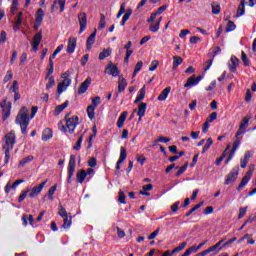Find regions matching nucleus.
<instances>
[{
    "label": "nucleus",
    "instance_id": "obj_1",
    "mask_svg": "<svg viewBox=\"0 0 256 256\" xmlns=\"http://www.w3.org/2000/svg\"><path fill=\"white\" fill-rule=\"evenodd\" d=\"M37 106L32 107V114L29 118V109L27 107H22L16 117L17 125H20L23 135H27V127H29V121L37 115Z\"/></svg>",
    "mask_w": 256,
    "mask_h": 256
},
{
    "label": "nucleus",
    "instance_id": "obj_2",
    "mask_svg": "<svg viewBox=\"0 0 256 256\" xmlns=\"http://www.w3.org/2000/svg\"><path fill=\"white\" fill-rule=\"evenodd\" d=\"M66 126L63 125V121L58 123V129L63 133H73L79 125V117L72 116L71 118L65 117Z\"/></svg>",
    "mask_w": 256,
    "mask_h": 256
},
{
    "label": "nucleus",
    "instance_id": "obj_3",
    "mask_svg": "<svg viewBox=\"0 0 256 256\" xmlns=\"http://www.w3.org/2000/svg\"><path fill=\"white\" fill-rule=\"evenodd\" d=\"M70 75H71V72L69 71H66L61 75V79H63V81L58 84V87H57L58 95H61V93H63L64 91H67V88L69 87V85H71V78H69Z\"/></svg>",
    "mask_w": 256,
    "mask_h": 256
},
{
    "label": "nucleus",
    "instance_id": "obj_4",
    "mask_svg": "<svg viewBox=\"0 0 256 256\" xmlns=\"http://www.w3.org/2000/svg\"><path fill=\"white\" fill-rule=\"evenodd\" d=\"M98 105H101V97L96 96L92 98V104L87 107V115L89 119L95 118V108H97Z\"/></svg>",
    "mask_w": 256,
    "mask_h": 256
},
{
    "label": "nucleus",
    "instance_id": "obj_5",
    "mask_svg": "<svg viewBox=\"0 0 256 256\" xmlns=\"http://www.w3.org/2000/svg\"><path fill=\"white\" fill-rule=\"evenodd\" d=\"M15 132H10L7 133L4 137V145H3V149H13L14 145H15Z\"/></svg>",
    "mask_w": 256,
    "mask_h": 256
},
{
    "label": "nucleus",
    "instance_id": "obj_6",
    "mask_svg": "<svg viewBox=\"0 0 256 256\" xmlns=\"http://www.w3.org/2000/svg\"><path fill=\"white\" fill-rule=\"evenodd\" d=\"M47 181L48 180H45L44 182L40 183L38 186L33 187L30 190L29 197L31 199L37 197V195H39L43 191V188L45 187V185H47Z\"/></svg>",
    "mask_w": 256,
    "mask_h": 256
},
{
    "label": "nucleus",
    "instance_id": "obj_7",
    "mask_svg": "<svg viewBox=\"0 0 256 256\" xmlns=\"http://www.w3.org/2000/svg\"><path fill=\"white\" fill-rule=\"evenodd\" d=\"M78 22L80 25L79 35H81L87 29V14L85 12L78 14Z\"/></svg>",
    "mask_w": 256,
    "mask_h": 256
},
{
    "label": "nucleus",
    "instance_id": "obj_8",
    "mask_svg": "<svg viewBox=\"0 0 256 256\" xmlns=\"http://www.w3.org/2000/svg\"><path fill=\"white\" fill-rule=\"evenodd\" d=\"M0 107H2V113H3V119L9 118L11 115V102H7V100H4L0 103Z\"/></svg>",
    "mask_w": 256,
    "mask_h": 256
},
{
    "label": "nucleus",
    "instance_id": "obj_9",
    "mask_svg": "<svg viewBox=\"0 0 256 256\" xmlns=\"http://www.w3.org/2000/svg\"><path fill=\"white\" fill-rule=\"evenodd\" d=\"M105 73L107 75H112V77H119V68H117V65L109 62L105 69Z\"/></svg>",
    "mask_w": 256,
    "mask_h": 256
},
{
    "label": "nucleus",
    "instance_id": "obj_10",
    "mask_svg": "<svg viewBox=\"0 0 256 256\" xmlns=\"http://www.w3.org/2000/svg\"><path fill=\"white\" fill-rule=\"evenodd\" d=\"M239 175V168H234L226 177L225 185H231V183H234V181L237 180V177Z\"/></svg>",
    "mask_w": 256,
    "mask_h": 256
},
{
    "label": "nucleus",
    "instance_id": "obj_11",
    "mask_svg": "<svg viewBox=\"0 0 256 256\" xmlns=\"http://www.w3.org/2000/svg\"><path fill=\"white\" fill-rule=\"evenodd\" d=\"M42 39L43 35L41 34V32H38L34 35L31 43L33 51H37L39 49V44L41 43Z\"/></svg>",
    "mask_w": 256,
    "mask_h": 256
},
{
    "label": "nucleus",
    "instance_id": "obj_12",
    "mask_svg": "<svg viewBox=\"0 0 256 256\" xmlns=\"http://www.w3.org/2000/svg\"><path fill=\"white\" fill-rule=\"evenodd\" d=\"M125 159H127V149H125V147H121L119 160L116 163L117 171H119V169H121V163H123L125 161Z\"/></svg>",
    "mask_w": 256,
    "mask_h": 256
},
{
    "label": "nucleus",
    "instance_id": "obj_13",
    "mask_svg": "<svg viewBox=\"0 0 256 256\" xmlns=\"http://www.w3.org/2000/svg\"><path fill=\"white\" fill-rule=\"evenodd\" d=\"M76 163H77V161H76L75 155H71L69 163H68V175H70V177H73V175L75 173Z\"/></svg>",
    "mask_w": 256,
    "mask_h": 256
},
{
    "label": "nucleus",
    "instance_id": "obj_14",
    "mask_svg": "<svg viewBox=\"0 0 256 256\" xmlns=\"http://www.w3.org/2000/svg\"><path fill=\"white\" fill-rule=\"evenodd\" d=\"M76 47H77V38H75V37H70L69 39H68V45H67V49H66V51L68 52V53H75V49H76Z\"/></svg>",
    "mask_w": 256,
    "mask_h": 256
},
{
    "label": "nucleus",
    "instance_id": "obj_15",
    "mask_svg": "<svg viewBox=\"0 0 256 256\" xmlns=\"http://www.w3.org/2000/svg\"><path fill=\"white\" fill-rule=\"evenodd\" d=\"M90 85H91V77H87L85 81L80 85L78 89V94L83 95V93H86Z\"/></svg>",
    "mask_w": 256,
    "mask_h": 256
},
{
    "label": "nucleus",
    "instance_id": "obj_16",
    "mask_svg": "<svg viewBox=\"0 0 256 256\" xmlns=\"http://www.w3.org/2000/svg\"><path fill=\"white\" fill-rule=\"evenodd\" d=\"M239 63H240L239 58H237L236 56L231 57L228 63V67L232 73H235V71L237 70V65H239Z\"/></svg>",
    "mask_w": 256,
    "mask_h": 256
},
{
    "label": "nucleus",
    "instance_id": "obj_17",
    "mask_svg": "<svg viewBox=\"0 0 256 256\" xmlns=\"http://www.w3.org/2000/svg\"><path fill=\"white\" fill-rule=\"evenodd\" d=\"M127 88V80L123 76L118 78V93H123Z\"/></svg>",
    "mask_w": 256,
    "mask_h": 256
},
{
    "label": "nucleus",
    "instance_id": "obj_18",
    "mask_svg": "<svg viewBox=\"0 0 256 256\" xmlns=\"http://www.w3.org/2000/svg\"><path fill=\"white\" fill-rule=\"evenodd\" d=\"M67 0H55L54 4L52 5V11H55V9H59L60 7V13H63L65 11V3ZM59 5V7H57Z\"/></svg>",
    "mask_w": 256,
    "mask_h": 256
},
{
    "label": "nucleus",
    "instance_id": "obj_19",
    "mask_svg": "<svg viewBox=\"0 0 256 256\" xmlns=\"http://www.w3.org/2000/svg\"><path fill=\"white\" fill-rule=\"evenodd\" d=\"M97 36V32H93L86 41V49L87 51H91V47H93L95 43V37Z\"/></svg>",
    "mask_w": 256,
    "mask_h": 256
},
{
    "label": "nucleus",
    "instance_id": "obj_20",
    "mask_svg": "<svg viewBox=\"0 0 256 256\" xmlns=\"http://www.w3.org/2000/svg\"><path fill=\"white\" fill-rule=\"evenodd\" d=\"M249 159H251V152L246 151L245 154H244V158H242L240 160V167L242 169H245V167H247V163H249Z\"/></svg>",
    "mask_w": 256,
    "mask_h": 256
},
{
    "label": "nucleus",
    "instance_id": "obj_21",
    "mask_svg": "<svg viewBox=\"0 0 256 256\" xmlns=\"http://www.w3.org/2000/svg\"><path fill=\"white\" fill-rule=\"evenodd\" d=\"M169 93H171V87H166L160 95L158 96V101H166L167 97H169Z\"/></svg>",
    "mask_w": 256,
    "mask_h": 256
},
{
    "label": "nucleus",
    "instance_id": "obj_22",
    "mask_svg": "<svg viewBox=\"0 0 256 256\" xmlns=\"http://www.w3.org/2000/svg\"><path fill=\"white\" fill-rule=\"evenodd\" d=\"M49 139H53V130L46 128L42 132V141H49Z\"/></svg>",
    "mask_w": 256,
    "mask_h": 256
},
{
    "label": "nucleus",
    "instance_id": "obj_23",
    "mask_svg": "<svg viewBox=\"0 0 256 256\" xmlns=\"http://www.w3.org/2000/svg\"><path fill=\"white\" fill-rule=\"evenodd\" d=\"M127 115H128V112L124 111L119 116L118 121H117L118 129H121L123 127V125H125V120L127 119Z\"/></svg>",
    "mask_w": 256,
    "mask_h": 256
},
{
    "label": "nucleus",
    "instance_id": "obj_24",
    "mask_svg": "<svg viewBox=\"0 0 256 256\" xmlns=\"http://www.w3.org/2000/svg\"><path fill=\"white\" fill-rule=\"evenodd\" d=\"M145 111H147V103H141L138 106V113L139 121H141L142 117H145Z\"/></svg>",
    "mask_w": 256,
    "mask_h": 256
},
{
    "label": "nucleus",
    "instance_id": "obj_25",
    "mask_svg": "<svg viewBox=\"0 0 256 256\" xmlns=\"http://www.w3.org/2000/svg\"><path fill=\"white\" fill-rule=\"evenodd\" d=\"M27 221H29L30 225L33 227V223L35 221V219L33 218V215L23 214L22 222H23L24 227H27V225H28Z\"/></svg>",
    "mask_w": 256,
    "mask_h": 256
},
{
    "label": "nucleus",
    "instance_id": "obj_26",
    "mask_svg": "<svg viewBox=\"0 0 256 256\" xmlns=\"http://www.w3.org/2000/svg\"><path fill=\"white\" fill-rule=\"evenodd\" d=\"M67 107H69V102L66 101L65 103L58 105L55 110H54V115H59L61 113H63V111H65V109H67Z\"/></svg>",
    "mask_w": 256,
    "mask_h": 256
},
{
    "label": "nucleus",
    "instance_id": "obj_27",
    "mask_svg": "<svg viewBox=\"0 0 256 256\" xmlns=\"http://www.w3.org/2000/svg\"><path fill=\"white\" fill-rule=\"evenodd\" d=\"M45 17V12H43V9H38L36 12V23L39 25H41V23H43V19Z\"/></svg>",
    "mask_w": 256,
    "mask_h": 256
},
{
    "label": "nucleus",
    "instance_id": "obj_28",
    "mask_svg": "<svg viewBox=\"0 0 256 256\" xmlns=\"http://www.w3.org/2000/svg\"><path fill=\"white\" fill-rule=\"evenodd\" d=\"M254 165H252V168H250L247 173L245 174V176L242 178V182H244L246 185L247 183H249V181H251V177L253 176V169H254Z\"/></svg>",
    "mask_w": 256,
    "mask_h": 256
},
{
    "label": "nucleus",
    "instance_id": "obj_29",
    "mask_svg": "<svg viewBox=\"0 0 256 256\" xmlns=\"http://www.w3.org/2000/svg\"><path fill=\"white\" fill-rule=\"evenodd\" d=\"M76 179L78 183H83L85 179H87V174L85 173V170H79L76 174Z\"/></svg>",
    "mask_w": 256,
    "mask_h": 256
},
{
    "label": "nucleus",
    "instance_id": "obj_30",
    "mask_svg": "<svg viewBox=\"0 0 256 256\" xmlns=\"http://www.w3.org/2000/svg\"><path fill=\"white\" fill-rule=\"evenodd\" d=\"M34 157L29 155L25 158H23L20 163L18 164L19 168L25 167V165H27L28 163H31V161H33Z\"/></svg>",
    "mask_w": 256,
    "mask_h": 256
},
{
    "label": "nucleus",
    "instance_id": "obj_31",
    "mask_svg": "<svg viewBox=\"0 0 256 256\" xmlns=\"http://www.w3.org/2000/svg\"><path fill=\"white\" fill-rule=\"evenodd\" d=\"M145 99V87H142L139 92L138 95L134 101V103H140V101H143Z\"/></svg>",
    "mask_w": 256,
    "mask_h": 256
},
{
    "label": "nucleus",
    "instance_id": "obj_32",
    "mask_svg": "<svg viewBox=\"0 0 256 256\" xmlns=\"http://www.w3.org/2000/svg\"><path fill=\"white\" fill-rule=\"evenodd\" d=\"M110 55H111V49L107 48V49H104L102 52H100L98 59L100 61H103V59H107V57H109Z\"/></svg>",
    "mask_w": 256,
    "mask_h": 256
},
{
    "label": "nucleus",
    "instance_id": "obj_33",
    "mask_svg": "<svg viewBox=\"0 0 256 256\" xmlns=\"http://www.w3.org/2000/svg\"><path fill=\"white\" fill-rule=\"evenodd\" d=\"M195 85H197V80L195 78V75H193L192 77H189L187 79V82L185 83L184 87H195Z\"/></svg>",
    "mask_w": 256,
    "mask_h": 256
},
{
    "label": "nucleus",
    "instance_id": "obj_34",
    "mask_svg": "<svg viewBox=\"0 0 256 256\" xmlns=\"http://www.w3.org/2000/svg\"><path fill=\"white\" fill-rule=\"evenodd\" d=\"M181 63H183V58H181V56H174L172 69H177V67L181 65Z\"/></svg>",
    "mask_w": 256,
    "mask_h": 256
},
{
    "label": "nucleus",
    "instance_id": "obj_35",
    "mask_svg": "<svg viewBox=\"0 0 256 256\" xmlns=\"http://www.w3.org/2000/svg\"><path fill=\"white\" fill-rule=\"evenodd\" d=\"M47 79V84H46V91H49V89H52V87H55V77L50 76L46 77Z\"/></svg>",
    "mask_w": 256,
    "mask_h": 256
},
{
    "label": "nucleus",
    "instance_id": "obj_36",
    "mask_svg": "<svg viewBox=\"0 0 256 256\" xmlns=\"http://www.w3.org/2000/svg\"><path fill=\"white\" fill-rule=\"evenodd\" d=\"M242 15H245V0H242L238 6L237 17H242Z\"/></svg>",
    "mask_w": 256,
    "mask_h": 256
},
{
    "label": "nucleus",
    "instance_id": "obj_37",
    "mask_svg": "<svg viewBox=\"0 0 256 256\" xmlns=\"http://www.w3.org/2000/svg\"><path fill=\"white\" fill-rule=\"evenodd\" d=\"M63 229H69V227H71V223H72V217L71 216H66L63 218Z\"/></svg>",
    "mask_w": 256,
    "mask_h": 256
},
{
    "label": "nucleus",
    "instance_id": "obj_38",
    "mask_svg": "<svg viewBox=\"0 0 256 256\" xmlns=\"http://www.w3.org/2000/svg\"><path fill=\"white\" fill-rule=\"evenodd\" d=\"M211 145H213V138H208L206 140V143L202 149V153H207V151H209V149H211Z\"/></svg>",
    "mask_w": 256,
    "mask_h": 256
},
{
    "label": "nucleus",
    "instance_id": "obj_39",
    "mask_svg": "<svg viewBox=\"0 0 256 256\" xmlns=\"http://www.w3.org/2000/svg\"><path fill=\"white\" fill-rule=\"evenodd\" d=\"M223 241L225 240H220L218 243H216L215 245H213L212 247H210L211 251H215L216 253H219V251H221V249H223V246L221 247V245H223Z\"/></svg>",
    "mask_w": 256,
    "mask_h": 256
},
{
    "label": "nucleus",
    "instance_id": "obj_40",
    "mask_svg": "<svg viewBox=\"0 0 256 256\" xmlns=\"http://www.w3.org/2000/svg\"><path fill=\"white\" fill-rule=\"evenodd\" d=\"M187 247V242H182L178 247L174 248L171 252L172 255L175 253H179V251H183Z\"/></svg>",
    "mask_w": 256,
    "mask_h": 256
},
{
    "label": "nucleus",
    "instance_id": "obj_41",
    "mask_svg": "<svg viewBox=\"0 0 256 256\" xmlns=\"http://www.w3.org/2000/svg\"><path fill=\"white\" fill-rule=\"evenodd\" d=\"M55 191H57V184L53 185L48 190V199H49V201H53V195H55Z\"/></svg>",
    "mask_w": 256,
    "mask_h": 256
},
{
    "label": "nucleus",
    "instance_id": "obj_42",
    "mask_svg": "<svg viewBox=\"0 0 256 256\" xmlns=\"http://www.w3.org/2000/svg\"><path fill=\"white\" fill-rule=\"evenodd\" d=\"M251 118H247V117H244L243 119H242V122L240 123V128L241 129H244V131H246L247 130V127H249V120H250Z\"/></svg>",
    "mask_w": 256,
    "mask_h": 256
},
{
    "label": "nucleus",
    "instance_id": "obj_43",
    "mask_svg": "<svg viewBox=\"0 0 256 256\" xmlns=\"http://www.w3.org/2000/svg\"><path fill=\"white\" fill-rule=\"evenodd\" d=\"M28 193H29V189L23 190L20 193V196L18 197V203H23V201H25V199L27 198Z\"/></svg>",
    "mask_w": 256,
    "mask_h": 256
},
{
    "label": "nucleus",
    "instance_id": "obj_44",
    "mask_svg": "<svg viewBox=\"0 0 256 256\" xmlns=\"http://www.w3.org/2000/svg\"><path fill=\"white\" fill-rule=\"evenodd\" d=\"M203 205V202L197 204L196 206H194L192 209H190L186 214L185 217H189L192 213H195V211H197V209H200L201 206Z\"/></svg>",
    "mask_w": 256,
    "mask_h": 256
},
{
    "label": "nucleus",
    "instance_id": "obj_45",
    "mask_svg": "<svg viewBox=\"0 0 256 256\" xmlns=\"http://www.w3.org/2000/svg\"><path fill=\"white\" fill-rule=\"evenodd\" d=\"M17 91H19V82H17V80H14L12 86L10 87V92L17 93Z\"/></svg>",
    "mask_w": 256,
    "mask_h": 256
},
{
    "label": "nucleus",
    "instance_id": "obj_46",
    "mask_svg": "<svg viewBox=\"0 0 256 256\" xmlns=\"http://www.w3.org/2000/svg\"><path fill=\"white\" fill-rule=\"evenodd\" d=\"M107 25V22L105 21V15L101 14L100 22L98 25L99 31H102V29Z\"/></svg>",
    "mask_w": 256,
    "mask_h": 256
},
{
    "label": "nucleus",
    "instance_id": "obj_47",
    "mask_svg": "<svg viewBox=\"0 0 256 256\" xmlns=\"http://www.w3.org/2000/svg\"><path fill=\"white\" fill-rule=\"evenodd\" d=\"M11 79H13V70H8L4 76V83H8Z\"/></svg>",
    "mask_w": 256,
    "mask_h": 256
},
{
    "label": "nucleus",
    "instance_id": "obj_48",
    "mask_svg": "<svg viewBox=\"0 0 256 256\" xmlns=\"http://www.w3.org/2000/svg\"><path fill=\"white\" fill-rule=\"evenodd\" d=\"M241 59L243 61V64L245 65V67H249L250 62H249V58H247V54H245L244 51L241 52Z\"/></svg>",
    "mask_w": 256,
    "mask_h": 256
},
{
    "label": "nucleus",
    "instance_id": "obj_49",
    "mask_svg": "<svg viewBox=\"0 0 256 256\" xmlns=\"http://www.w3.org/2000/svg\"><path fill=\"white\" fill-rule=\"evenodd\" d=\"M141 69H143V62L142 61H139L135 68H134V74H133V77H135L137 75V73H139V71H141Z\"/></svg>",
    "mask_w": 256,
    "mask_h": 256
},
{
    "label": "nucleus",
    "instance_id": "obj_50",
    "mask_svg": "<svg viewBox=\"0 0 256 256\" xmlns=\"http://www.w3.org/2000/svg\"><path fill=\"white\" fill-rule=\"evenodd\" d=\"M126 199V196H125V193H123V191H119L118 193V201L119 203H122L123 205H125L127 202L125 201Z\"/></svg>",
    "mask_w": 256,
    "mask_h": 256
},
{
    "label": "nucleus",
    "instance_id": "obj_51",
    "mask_svg": "<svg viewBox=\"0 0 256 256\" xmlns=\"http://www.w3.org/2000/svg\"><path fill=\"white\" fill-rule=\"evenodd\" d=\"M212 13L219 15V13H221V6L219 4H212Z\"/></svg>",
    "mask_w": 256,
    "mask_h": 256
},
{
    "label": "nucleus",
    "instance_id": "obj_52",
    "mask_svg": "<svg viewBox=\"0 0 256 256\" xmlns=\"http://www.w3.org/2000/svg\"><path fill=\"white\" fill-rule=\"evenodd\" d=\"M235 23L233 21H229L226 27V33H231V31H235Z\"/></svg>",
    "mask_w": 256,
    "mask_h": 256
},
{
    "label": "nucleus",
    "instance_id": "obj_53",
    "mask_svg": "<svg viewBox=\"0 0 256 256\" xmlns=\"http://www.w3.org/2000/svg\"><path fill=\"white\" fill-rule=\"evenodd\" d=\"M61 51H63V45H59L55 51L53 52V54L50 56L51 59H55L57 57V55H59V53H61Z\"/></svg>",
    "mask_w": 256,
    "mask_h": 256
},
{
    "label": "nucleus",
    "instance_id": "obj_54",
    "mask_svg": "<svg viewBox=\"0 0 256 256\" xmlns=\"http://www.w3.org/2000/svg\"><path fill=\"white\" fill-rule=\"evenodd\" d=\"M58 214L60 215V217H62V219H64L65 217H69L67 210H65V208H63V206H60Z\"/></svg>",
    "mask_w": 256,
    "mask_h": 256
},
{
    "label": "nucleus",
    "instance_id": "obj_55",
    "mask_svg": "<svg viewBox=\"0 0 256 256\" xmlns=\"http://www.w3.org/2000/svg\"><path fill=\"white\" fill-rule=\"evenodd\" d=\"M159 67V61L153 60L150 64L149 71H155Z\"/></svg>",
    "mask_w": 256,
    "mask_h": 256
},
{
    "label": "nucleus",
    "instance_id": "obj_56",
    "mask_svg": "<svg viewBox=\"0 0 256 256\" xmlns=\"http://www.w3.org/2000/svg\"><path fill=\"white\" fill-rule=\"evenodd\" d=\"M81 143H83V136H80L78 141L76 142V145H74L73 149L75 151H79L81 149Z\"/></svg>",
    "mask_w": 256,
    "mask_h": 256
},
{
    "label": "nucleus",
    "instance_id": "obj_57",
    "mask_svg": "<svg viewBox=\"0 0 256 256\" xmlns=\"http://www.w3.org/2000/svg\"><path fill=\"white\" fill-rule=\"evenodd\" d=\"M125 7H126V4L125 3H122L121 5H120V10H119V12H118V14H117V19H119L120 17H121V15H123V14H125Z\"/></svg>",
    "mask_w": 256,
    "mask_h": 256
},
{
    "label": "nucleus",
    "instance_id": "obj_58",
    "mask_svg": "<svg viewBox=\"0 0 256 256\" xmlns=\"http://www.w3.org/2000/svg\"><path fill=\"white\" fill-rule=\"evenodd\" d=\"M159 22H157L156 24H153L149 27V31H151L152 33H157V31H159Z\"/></svg>",
    "mask_w": 256,
    "mask_h": 256
},
{
    "label": "nucleus",
    "instance_id": "obj_59",
    "mask_svg": "<svg viewBox=\"0 0 256 256\" xmlns=\"http://www.w3.org/2000/svg\"><path fill=\"white\" fill-rule=\"evenodd\" d=\"M246 213H247V207L240 208L238 219H243V217H245Z\"/></svg>",
    "mask_w": 256,
    "mask_h": 256
},
{
    "label": "nucleus",
    "instance_id": "obj_60",
    "mask_svg": "<svg viewBox=\"0 0 256 256\" xmlns=\"http://www.w3.org/2000/svg\"><path fill=\"white\" fill-rule=\"evenodd\" d=\"M215 119H217V112H212L209 116H208V123H213L215 121Z\"/></svg>",
    "mask_w": 256,
    "mask_h": 256
},
{
    "label": "nucleus",
    "instance_id": "obj_61",
    "mask_svg": "<svg viewBox=\"0 0 256 256\" xmlns=\"http://www.w3.org/2000/svg\"><path fill=\"white\" fill-rule=\"evenodd\" d=\"M239 145H241V138H237L232 146V150L237 151L239 149Z\"/></svg>",
    "mask_w": 256,
    "mask_h": 256
},
{
    "label": "nucleus",
    "instance_id": "obj_62",
    "mask_svg": "<svg viewBox=\"0 0 256 256\" xmlns=\"http://www.w3.org/2000/svg\"><path fill=\"white\" fill-rule=\"evenodd\" d=\"M191 33L190 30L184 29L180 31L179 37L180 39H185V37H187V35H189Z\"/></svg>",
    "mask_w": 256,
    "mask_h": 256
},
{
    "label": "nucleus",
    "instance_id": "obj_63",
    "mask_svg": "<svg viewBox=\"0 0 256 256\" xmlns=\"http://www.w3.org/2000/svg\"><path fill=\"white\" fill-rule=\"evenodd\" d=\"M188 164L186 163L184 166L180 167L178 172L176 173V177L183 175L184 171H187Z\"/></svg>",
    "mask_w": 256,
    "mask_h": 256
},
{
    "label": "nucleus",
    "instance_id": "obj_64",
    "mask_svg": "<svg viewBox=\"0 0 256 256\" xmlns=\"http://www.w3.org/2000/svg\"><path fill=\"white\" fill-rule=\"evenodd\" d=\"M191 253H195V250H194L193 246L190 247V248H188V249L182 254V256H189V255H191Z\"/></svg>",
    "mask_w": 256,
    "mask_h": 256
}]
</instances>
